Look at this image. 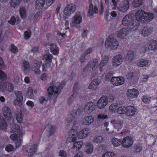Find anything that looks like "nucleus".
Returning <instances> with one entry per match:
<instances>
[{
  "label": "nucleus",
  "instance_id": "1",
  "mask_svg": "<svg viewBox=\"0 0 157 157\" xmlns=\"http://www.w3.org/2000/svg\"><path fill=\"white\" fill-rule=\"evenodd\" d=\"M78 128L77 126L74 125L73 128L69 132L66 139V143L68 144L71 142H74L77 140V138L83 139L87 137L90 132L89 129L88 128L82 129L79 132L77 130Z\"/></svg>",
  "mask_w": 157,
  "mask_h": 157
},
{
  "label": "nucleus",
  "instance_id": "2",
  "mask_svg": "<svg viewBox=\"0 0 157 157\" xmlns=\"http://www.w3.org/2000/svg\"><path fill=\"white\" fill-rule=\"evenodd\" d=\"M11 131L14 133L10 136V138L15 141L17 148L21 144L22 142V136L21 134L20 127L17 124L14 125L11 128Z\"/></svg>",
  "mask_w": 157,
  "mask_h": 157
},
{
  "label": "nucleus",
  "instance_id": "3",
  "mask_svg": "<svg viewBox=\"0 0 157 157\" xmlns=\"http://www.w3.org/2000/svg\"><path fill=\"white\" fill-rule=\"evenodd\" d=\"M134 15L132 14H128L126 15L123 18L122 25L124 26H128L129 29L132 30H136L139 26V23L136 20H133Z\"/></svg>",
  "mask_w": 157,
  "mask_h": 157
},
{
  "label": "nucleus",
  "instance_id": "4",
  "mask_svg": "<svg viewBox=\"0 0 157 157\" xmlns=\"http://www.w3.org/2000/svg\"><path fill=\"white\" fill-rule=\"evenodd\" d=\"M108 60V58L107 56H105L102 59L99 66V70H98V61L97 59H94L92 63V69L95 74H100L103 71L105 68V65L107 63Z\"/></svg>",
  "mask_w": 157,
  "mask_h": 157
},
{
  "label": "nucleus",
  "instance_id": "5",
  "mask_svg": "<svg viewBox=\"0 0 157 157\" xmlns=\"http://www.w3.org/2000/svg\"><path fill=\"white\" fill-rule=\"evenodd\" d=\"M137 21H145L149 22L153 18V14L151 13H146L144 10H141L137 11L136 13Z\"/></svg>",
  "mask_w": 157,
  "mask_h": 157
},
{
  "label": "nucleus",
  "instance_id": "6",
  "mask_svg": "<svg viewBox=\"0 0 157 157\" xmlns=\"http://www.w3.org/2000/svg\"><path fill=\"white\" fill-rule=\"evenodd\" d=\"M65 82H61L58 87L56 86H50L48 89V92L49 95H54V96L56 98L59 94L60 90L63 89L65 85Z\"/></svg>",
  "mask_w": 157,
  "mask_h": 157
},
{
  "label": "nucleus",
  "instance_id": "7",
  "mask_svg": "<svg viewBox=\"0 0 157 157\" xmlns=\"http://www.w3.org/2000/svg\"><path fill=\"white\" fill-rule=\"evenodd\" d=\"M82 21V17L80 13H76L72 17L71 21L70 23L71 27H74L79 29Z\"/></svg>",
  "mask_w": 157,
  "mask_h": 157
},
{
  "label": "nucleus",
  "instance_id": "8",
  "mask_svg": "<svg viewBox=\"0 0 157 157\" xmlns=\"http://www.w3.org/2000/svg\"><path fill=\"white\" fill-rule=\"evenodd\" d=\"M105 45L106 48L110 50H115L118 48L119 44L116 39L113 38L112 36H110L107 39Z\"/></svg>",
  "mask_w": 157,
  "mask_h": 157
},
{
  "label": "nucleus",
  "instance_id": "9",
  "mask_svg": "<svg viewBox=\"0 0 157 157\" xmlns=\"http://www.w3.org/2000/svg\"><path fill=\"white\" fill-rule=\"evenodd\" d=\"M2 111L4 117L10 124L13 123V119L12 116L11 111L9 107L7 106H4L2 108Z\"/></svg>",
  "mask_w": 157,
  "mask_h": 157
},
{
  "label": "nucleus",
  "instance_id": "10",
  "mask_svg": "<svg viewBox=\"0 0 157 157\" xmlns=\"http://www.w3.org/2000/svg\"><path fill=\"white\" fill-rule=\"evenodd\" d=\"M108 97L105 96H102L98 100L97 106L99 109H102L105 108L108 104Z\"/></svg>",
  "mask_w": 157,
  "mask_h": 157
},
{
  "label": "nucleus",
  "instance_id": "11",
  "mask_svg": "<svg viewBox=\"0 0 157 157\" xmlns=\"http://www.w3.org/2000/svg\"><path fill=\"white\" fill-rule=\"evenodd\" d=\"M134 140L131 136H127L122 140V146L125 148H128L131 146L133 144Z\"/></svg>",
  "mask_w": 157,
  "mask_h": 157
},
{
  "label": "nucleus",
  "instance_id": "12",
  "mask_svg": "<svg viewBox=\"0 0 157 157\" xmlns=\"http://www.w3.org/2000/svg\"><path fill=\"white\" fill-rule=\"evenodd\" d=\"M132 31L131 29H129L128 27L127 28H124L121 29L117 32V35L118 38L124 39L127 35L129 34L130 32Z\"/></svg>",
  "mask_w": 157,
  "mask_h": 157
},
{
  "label": "nucleus",
  "instance_id": "13",
  "mask_svg": "<svg viewBox=\"0 0 157 157\" xmlns=\"http://www.w3.org/2000/svg\"><path fill=\"white\" fill-rule=\"evenodd\" d=\"M139 94L138 91L135 88L128 89L126 93L127 97L129 99L137 98Z\"/></svg>",
  "mask_w": 157,
  "mask_h": 157
},
{
  "label": "nucleus",
  "instance_id": "14",
  "mask_svg": "<svg viewBox=\"0 0 157 157\" xmlns=\"http://www.w3.org/2000/svg\"><path fill=\"white\" fill-rule=\"evenodd\" d=\"M14 94L16 97L13 101L15 105L20 106L21 105V103L23 100V96L22 92L20 91H15Z\"/></svg>",
  "mask_w": 157,
  "mask_h": 157
},
{
  "label": "nucleus",
  "instance_id": "15",
  "mask_svg": "<svg viewBox=\"0 0 157 157\" xmlns=\"http://www.w3.org/2000/svg\"><path fill=\"white\" fill-rule=\"evenodd\" d=\"M75 6L74 5L70 4L65 8L63 10V13L66 16H69L75 11Z\"/></svg>",
  "mask_w": 157,
  "mask_h": 157
},
{
  "label": "nucleus",
  "instance_id": "16",
  "mask_svg": "<svg viewBox=\"0 0 157 157\" xmlns=\"http://www.w3.org/2000/svg\"><path fill=\"white\" fill-rule=\"evenodd\" d=\"M111 82L116 86L121 85L124 82V79L122 77H113L111 79Z\"/></svg>",
  "mask_w": 157,
  "mask_h": 157
},
{
  "label": "nucleus",
  "instance_id": "17",
  "mask_svg": "<svg viewBox=\"0 0 157 157\" xmlns=\"http://www.w3.org/2000/svg\"><path fill=\"white\" fill-rule=\"evenodd\" d=\"M41 66L40 62L36 61L31 66L32 71L34 72V74L36 75H40L41 73L40 68Z\"/></svg>",
  "mask_w": 157,
  "mask_h": 157
},
{
  "label": "nucleus",
  "instance_id": "18",
  "mask_svg": "<svg viewBox=\"0 0 157 157\" xmlns=\"http://www.w3.org/2000/svg\"><path fill=\"white\" fill-rule=\"evenodd\" d=\"M123 61L122 56L118 55L114 56L112 60V64L115 67H117L121 64Z\"/></svg>",
  "mask_w": 157,
  "mask_h": 157
},
{
  "label": "nucleus",
  "instance_id": "19",
  "mask_svg": "<svg viewBox=\"0 0 157 157\" xmlns=\"http://www.w3.org/2000/svg\"><path fill=\"white\" fill-rule=\"evenodd\" d=\"M137 109L134 106L129 105L126 107V115L129 117L133 116L136 111Z\"/></svg>",
  "mask_w": 157,
  "mask_h": 157
},
{
  "label": "nucleus",
  "instance_id": "20",
  "mask_svg": "<svg viewBox=\"0 0 157 157\" xmlns=\"http://www.w3.org/2000/svg\"><path fill=\"white\" fill-rule=\"evenodd\" d=\"M95 108V105L93 102H89L86 104L84 110L88 113H90L94 110Z\"/></svg>",
  "mask_w": 157,
  "mask_h": 157
},
{
  "label": "nucleus",
  "instance_id": "21",
  "mask_svg": "<svg viewBox=\"0 0 157 157\" xmlns=\"http://www.w3.org/2000/svg\"><path fill=\"white\" fill-rule=\"evenodd\" d=\"M129 7V3L127 0H123L120 5L119 10L124 12L127 10Z\"/></svg>",
  "mask_w": 157,
  "mask_h": 157
},
{
  "label": "nucleus",
  "instance_id": "22",
  "mask_svg": "<svg viewBox=\"0 0 157 157\" xmlns=\"http://www.w3.org/2000/svg\"><path fill=\"white\" fill-rule=\"evenodd\" d=\"M98 13V8L95 5H94L90 3L89 6L88 11V15L92 16L94 13Z\"/></svg>",
  "mask_w": 157,
  "mask_h": 157
},
{
  "label": "nucleus",
  "instance_id": "23",
  "mask_svg": "<svg viewBox=\"0 0 157 157\" xmlns=\"http://www.w3.org/2000/svg\"><path fill=\"white\" fill-rule=\"evenodd\" d=\"M37 145L36 144H34L29 147V150H27V152L25 154L29 157L33 156L37 149Z\"/></svg>",
  "mask_w": 157,
  "mask_h": 157
},
{
  "label": "nucleus",
  "instance_id": "24",
  "mask_svg": "<svg viewBox=\"0 0 157 157\" xmlns=\"http://www.w3.org/2000/svg\"><path fill=\"white\" fill-rule=\"evenodd\" d=\"M111 123L113 125L114 127L118 130L121 129L123 125L122 122L119 120H112L111 121Z\"/></svg>",
  "mask_w": 157,
  "mask_h": 157
},
{
  "label": "nucleus",
  "instance_id": "25",
  "mask_svg": "<svg viewBox=\"0 0 157 157\" xmlns=\"http://www.w3.org/2000/svg\"><path fill=\"white\" fill-rule=\"evenodd\" d=\"M94 117L92 116H88L84 118L83 123L84 124L89 125L92 124L94 121Z\"/></svg>",
  "mask_w": 157,
  "mask_h": 157
},
{
  "label": "nucleus",
  "instance_id": "26",
  "mask_svg": "<svg viewBox=\"0 0 157 157\" xmlns=\"http://www.w3.org/2000/svg\"><path fill=\"white\" fill-rule=\"evenodd\" d=\"M21 21L19 17L17 16L15 17L12 16L11 17L10 20L8 22L12 25H17Z\"/></svg>",
  "mask_w": 157,
  "mask_h": 157
},
{
  "label": "nucleus",
  "instance_id": "27",
  "mask_svg": "<svg viewBox=\"0 0 157 157\" xmlns=\"http://www.w3.org/2000/svg\"><path fill=\"white\" fill-rule=\"evenodd\" d=\"M148 49L149 50L155 51L157 50V41L151 40L148 44Z\"/></svg>",
  "mask_w": 157,
  "mask_h": 157
},
{
  "label": "nucleus",
  "instance_id": "28",
  "mask_svg": "<svg viewBox=\"0 0 157 157\" xmlns=\"http://www.w3.org/2000/svg\"><path fill=\"white\" fill-rule=\"evenodd\" d=\"M152 32V29L150 28L144 27L140 31V32L143 36H147L150 35Z\"/></svg>",
  "mask_w": 157,
  "mask_h": 157
},
{
  "label": "nucleus",
  "instance_id": "29",
  "mask_svg": "<svg viewBox=\"0 0 157 157\" xmlns=\"http://www.w3.org/2000/svg\"><path fill=\"white\" fill-rule=\"evenodd\" d=\"M16 119L17 121L21 123L23 120V115L22 111L20 109H18L15 113Z\"/></svg>",
  "mask_w": 157,
  "mask_h": 157
},
{
  "label": "nucleus",
  "instance_id": "30",
  "mask_svg": "<svg viewBox=\"0 0 157 157\" xmlns=\"http://www.w3.org/2000/svg\"><path fill=\"white\" fill-rule=\"evenodd\" d=\"M111 142L114 147H118L122 145V140L115 137L112 138Z\"/></svg>",
  "mask_w": 157,
  "mask_h": 157
},
{
  "label": "nucleus",
  "instance_id": "31",
  "mask_svg": "<svg viewBox=\"0 0 157 157\" xmlns=\"http://www.w3.org/2000/svg\"><path fill=\"white\" fill-rule=\"evenodd\" d=\"M118 107V104L116 103H113L110 105L109 107L110 112L113 113H117Z\"/></svg>",
  "mask_w": 157,
  "mask_h": 157
},
{
  "label": "nucleus",
  "instance_id": "32",
  "mask_svg": "<svg viewBox=\"0 0 157 157\" xmlns=\"http://www.w3.org/2000/svg\"><path fill=\"white\" fill-rule=\"evenodd\" d=\"M22 65L24 72L25 74H27L30 70V66L29 63L26 61H24L22 63Z\"/></svg>",
  "mask_w": 157,
  "mask_h": 157
},
{
  "label": "nucleus",
  "instance_id": "33",
  "mask_svg": "<svg viewBox=\"0 0 157 157\" xmlns=\"http://www.w3.org/2000/svg\"><path fill=\"white\" fill-rule=\"evenodd\" d=\"M149 62L148 60L141 59L137 62V64L138 66L143 67L147 66L148 65Z\"/></svg>",
  "mask_w": 157,
  "mask_h": 157
},
{
  "label": "nucleus",
  "instance_id": "34",
  "mask_svg": "<svg viewBox=\"0 0 157 157\" xmlns=\"http://www.w3.org/2000/svg\"><path fill=\"white\" fill-rule=\"evenodd\" d=\"M19 13L21 17L22 18L24 19L25 18L27 15L26 10L23 6H21L19 8Z\"/></svg>",
  "mask_w": 157,
  "mask_h": 157
},
{
  "label": "nucleus",
  "instance_id": "35",
  "mask_svg": "<svg viewBox=\"0 0 157 157\" xmlns=\"http://www.w3.org/2000/svg\"><path fill=\"white\" fill-rule=\"evenodd\" d=\"M134 59V53L132 51L128 52L126 57V59L128 62H131Z\"/></svg>",
  "mask_w": 157,
  "mask_h": 157
},
{
  "label": "nucleus",
  "instance_id": "36",
  "mask_svg": "<svg viewBox=\"0 0 157 157\" xmlns=\"http://www.w3.org/2000/svg\"><path fill=\"white\" fill-rule=\"evenodd\" d=\"M45 4V0H37L36 1L35 6L38 9H41Z\"/></svg>",
  "mask_w": 157,
  "mask_h": 157
},
{
  "label": "nucleus",
  "instance_id": "37",
  "mask_svg": "<svg viewBox=\"0 0 157 157\" xmlns=\"http://www.w3.org/2000/svg\"><path fill=\"white\" fill-rule=\"evenodd\" d=\"M93 147L90 143H88L86 147V152L88 154H90L93 152Z\"/></svg>",
  "mask_w": 157,
  "mask_h": 157
},
{
  "label": "nucleus",
  "instance_id": "38",
  "mask_svg": "<svg viewBox=\"0 0 157 157\" xmlns=\"http://www.w3.org/2000/svg\"><path fill=\"white\" fill-rule=\"evenodd\" d=\"M83 145V143L82 141H78L74 143L73 147L77 150H78L82 147Z\"/></svg>",
  "mask_w": 157,
  "mask_h": 157
},
{
  "label": "nucleus",
  "instance_id": "39",
  "mask_svg": "<svg viewBox=\"0 0 157 157\" xmlns=\"http://www.w3.org/2000/svg\"><path fill=\"white\" fill-rule=\"evenodd\" d=\"M21 1V0H11L10 2V6L15 8L18 6Z\"/></svg>",
  "mask_w": 157,
  "mask_h": 157
},
{
  "label": "nucleus",
  "instance_id": "40",
  "mask_svg": "<svg viewBox=\"0 0 157 157\" xmlns=\"http://www.w3.org/2000/svg\"><path fill=\"white\" fill-rule=\"evenodd\" d=\"M77 111L75 112H73L70 115L67 121L70 122H74L75 120V119L76 116L77 115Z\"/></svg>",
  "mask_w": 157,
  "mask_h": 157
},
{
  "label": "nucleus",
  "instance_id": "41",
  "mask_svg": "<svg viewBox=\"0 0 157 157\" xmlns=\"http://www.w3.org/2000/svg\"><path fill=\"white\" fill-rule=\"evenodd\" d=\"M126 107L121 106L118 107L117 113L123 114L126 113Z\"/></svg>",
  "mask_w": 157,
  "mask_h": 157
},
{
  "label": "nucleus",
  "instance_id": "42",
  "mask_svg": "<svg viewBox=\"0 0 157 157\" xmlns=\"http://www.w3.org/2000/svg\"><path fill=\"white\" fill-rule=\"evenodd\" d=\"M102 157H116V155L113 152L107 151L102 155Z\"/></svg>",
  "mask_w": 157,
  "mask_h": 157
},
{
  "label": "nucleus",
  "instance_id": "43",
  "mask_svg": "<svg viewBox=\"0 0 157 157\" xmlns=\"http://www.w3.org/2000/svg\"><path fill=\"white\" fill-rule=\"evenodd\" d=\"M26 95L30 98H32L33 97V90L31 87H29L27 88Z\"/></svg>",
  "mask_w": 157,
  "mask_h": 157
},
{
  "label": "nucleus",
  "instance_id": "44",
  "mask_svg": "<svg viewBox=\"0 0 157 157\" xmlns=\"http://www.w3.org/2000/svg\"><path fill=\"white\" fill-rule=\"evenodd\" d=\"M40 78L41 80L45 81L49 80L50 78L48 74L44 73L40 75Z\"/></svg>",
  "mask_w": 157,
  "mask_h": 157
},
{
  "label": "nucleus",
  "instance_id": "45",
  "mask_svg": "<svg viewBox=\"0 0 157 157\" xmlns=\"http://www.w3.org/2000/svg\"><path fill=\"white\" fill-rule=\"evenodd\" d=\"M8 82H6L0 83L2 91L5 92L7 91Z\"/></svg>",
  "mask_w": 157,
  "mask_h": 157
},
{
  "label": "nucleus",
  "instance_id": "46",
  "mask_svg": "<svg viewBox=\"0 0 157 157\" xmlns=\"http://www.w3.org/2000/svg\"><path fill=\"white\" fill-rule=\"evenodd\" d=\"M103 140V138L101 136H97L94 137L93 141L97 143H100Z\"/></svg>",
  "mask_w": 157,
  "mask_h": 157
},
{
  "label": "nucleus",
  "instance_id": "47",
  "mask_svg": "<svg viewBox=\"0 0 157 157\" xmlns=\"http://www.w3.org/2000/svg\"><path fill=\"white\" fill-rule=\"evenodd\" d=\"M98 118L100 120H104L108 118V116L105 113H101L98 114Z\"/></svg>",
  "mask_w": 157,
  "mask_h": 157
},
{
  "label": "nucleus",
  "instance_id": "48",
  "mask_svg": "<svg viewBox=\"0 0 157 157\" xmlns=\"http://www.w3.org/2000/svg\"><path fill=\"white\" fill-rule=\"evenodd\" d=\"M151 98L150 97L147 95H145L143 96L142 98V101L145 103L147 104L151 101Z\"/></svg>",
  "mask_w": 157,
  "mask_h": 157
},
{
  "label": "nucleus",
  "instance_id": "49",
  "mask_svg": "<svg viewBox=\"0 0 157 157\" xmlns=\"http://www.w3.org/2000/svg\"><path fill=\"white\" fill-rule=\"evenodd\" d=\"M52 56L50 54H47L44 55L43 57V59L46 61H48L51 63L52 59Z\"/></svg>",
  "mask_w": 157,
  "mask_h": 157
},
{
  "label": "nucleus",
  "instance_id": "50",
  "mask_svg": "<svg viewBox=\"0 0 157 157\" xmlns=\"http://www.w3.org/2000/svg\"><path fill=\"white\" fill-rule=\"evenodd\" d=\"M39 103L41 105H43L45 104L48 102V99L44 97H40L38 99Z\"/></svg>",
  "mask_w": 157,
  "mask_h": 157
},
{
  "label": "nucleus",
  "instance_id": "51",
  "mask_svg": "<svg viewBox=\"0 0 157 157\" xmlns=\"http://www.w3.org/2000/svg\"><path fill=\"white\" fill-rule=\"evenodd\" d=\"M31 35V31L30 30H28L24 32V38L26 40L29 39Z\"/></svg>",
  "mask_w": 157,
  "mask_h": 157
},
{
  "label": "nucleus",
  "instance_id": "52",
  "mask_svg": "<svg viewBox=\"0 0 157 157\" xmlns=\"http://www.w3.org/2000/svg\"><path fill=\"white\" fill-rule=\"evenodd\" d=\"M142 3V0H135L133 3V6L135 8L139 7Z\"/></svg>",
  "mask_w": 157,
  "mask_h": 157
},
{
  "label": "nucleus",
  "instance_id": "53",
  "mask_svg": "<svg viewBox=\"0 0 157 157\" xmlns=\"http://www.w3.org/2000/svg\"><path fill=\"white\" fill-rule=\"evenodd\" d=\"M10 50L13 53H15L18 52V50L17 47L13 44L11 45Z\"/></svg>",
  "mask_w": 157,
  "mask_h": 157
},
{
  "label": "nucleus",
  "instance_id": "54",
  "mask_svg": "<svg viewBox=\"0 0 157 157\" xmlns=\"http://www.w3.org/2000/svg\"><path fill=\"white\" fill-rule=\"evenodd\" d=\"M51 51L54 55H57L59 53V49L57 47H56L55 48H51Z\"/></svg>",
  "mask_w": 157,
  "mask_h": 157
},
{
  "label": "nucleus",
  "instance_id": "55",
  "mask_svg": "<svg viewBox=\"0 0 157 157\" xmlns=\"http://www.w3.org/2000/svg\"><path fill=\"white\" fill-rule=\"evenodd\" d=\"M6 150L8 152H10L13 151L14 149L13 146L11 144L7 145L5 148Z\"/></svg>",
  "mask_w": 157,
  "mask_h": 157
},
{
  "label": "nucleus",
  "instance_id": "56",
  "mask_svg": "<svg viewBox=\"0 0 157 157\" xmlns=\"http://www.w3.org/2000/svg\"><path fill=\"white\" fill-rule=\"evenodd\" d=\"M50 65L49 63H46L43 65L42 66V71H46L50 68Z\"/></svg>",
  "mask_w": 157,
  "mask_h": 157
},
{
  "label": "nucleus",
  "instance_id": "57",
  "mask_svg": "<svg viewBox=\"0 0 157 157\" xmlns=\"http://www.w3.org/2000/svg\"><path fill=\"white\" fill-rule=\"evenodd\" d=\"M7 78L6 74L3 71L0 70V79H6Z\"/></svg>",
  "mask_w": 157,
  "mask_h": 157
},
{
  "label": "nucleus",
  "instance_id": "58",
  "mask_svg": "<svg viewBox=\"0 0 157 157\" xmlns=\"http://www.w3.org/2000/svg\"><path fill=\"white\" fill-rule=\"evenodd\" d=\"M6 68V67L4 61L2 57H0V68L2 70H5Z\"/></svg>",
  "mask_w": 157,
  "mask_h": 157
},
{
  "label": "nucleus",
  "instance_id": "59",
  "mask_svg": "<svg viewBox=\"0 0 157 157\" xmlns=\"http://www.w3.org/2000/svg\"><path fill=\"white\" fill-rule=\"evenodd\" d=\"M8 86H7V91H8L10 92H12L13 90V85L11 84L9 82H8Z\"/></svg>",
  "mask_w": 157,
  "mask_h": 157
},
{
  "label": "nucleus",
  "instance_id": "60",
  "mask_svg": "<svg viewBox=\"0 0 157 157\" xmlns=\"http://www.w3.org/2000/svg\"><path fill=\"white\" fill-rule=\"evenodd\" d=\"M59 155L60 157H66L67 156V152L63 150H60L59 153Z\"/></svg>",
  "mask_w": 157,
  "mask_h": 157
},
{
  "label": "nucleus",
  "instance_id": "61",
  "mask_svg": "<svg viewBox=\"0 0 157 157\" xmlns=\"http://www.w3.org/2000/svg\"><path fill=\"white\" fill-rule=\"evenodd\" d=\"M92 81L98 86L101 82V80L98 78H96L94 79Z\"/></svg>",
  "mask_w": 157,
  "mask_h": 157
},
{
  "label": "nucleus",
  "instance_id": "62",
  "mask_svg": "<svg viewBox=\"0 0 157 157\" xmlns=\"http://www.w3.org/2000/svg\"><path fill=\"white\" fill-rule=\"evenodd\" d=\"M94 84V83H93L91 82L88 86V89L92 90H96L97 88V87Z\"/></svg>",
  "mask_w": 157,
  "mask_h": 157
},
{
  "label": "nucleus",
  "instance_id": "63",
  "mask_svg": "<svg viewBox=\"0 0 157 157\" xmlns=\"http://www.w3.org/2000/svg\"><path fill=\"white\" fill-rule=\"evenodd\" d=\"M48 151V149H46L45 151L44 152V155H43V157H53V155L51 153H49V154H47V155H46L45 154Z\"/></svg>",
  "mask_w": 157,
  "mask_h": 157
},
{
  "label": "nucleus",
  "instance_id": "64",
  "mask_svg": "<svg viewBox=\"0 0 157 157\" xmlns=\"http://www.w3.org/2000/svg\"><path fill=\"white\" fill-rule=\"evenodd\" d=\"M26 104L28 106L30 107L31 108H33L34 106L33 103L30 101H27L26 103Z\"/></svg>",
  "mask_w": 157,
  "mask_h": 157
}]
</instances>
